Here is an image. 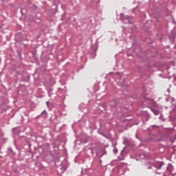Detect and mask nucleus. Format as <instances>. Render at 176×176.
<instances>
[{
  "mask_svg": "<svg viewBox=\"0 0 176 176\" xmlns=\"http://www.w3.org/2000/svg\"><path fill=\"white\" fill-rule=\"evenodd\" d=\"M46 113V111H43V113Z\"/></svg>",
  "mask_w": 176,
  "mask_h": 176,
  "instance_id": "obj_2",
  "label": "nucleus"
},
{
  "mask_svg": "<svg viewBox=\"0 0 176 176\" xmlns=\"http://www.w3.org/2000/svg\"><path fill=\"white\" fill-rule=\"evenodd\" d=\"M47 104H49V102H47Z\"/></svg>",
  "mask_w": 176,
  "mask_h": 176,
  "instance_id": "obj_3",
  "label": "nucleus"
},
{
  "mask_svg": "<svg viewBox=\"0 0 176 176\" xmlns=\"http://www.w3.org/2000/svg\"><path fill=\"white\" fill-rule=\"evenodd\" d=\"M164 165V164L163 162H158L155 164V168L160 170V168H162V167H163Z\"/></svg>",
  "mask_w": 176,
  "mask_h": 176,
  "instance_id": "obj_1",
  "label": "nucleus"
}]
</instances>
